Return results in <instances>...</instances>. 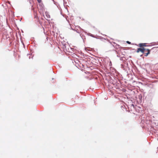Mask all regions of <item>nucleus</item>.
Masks as SVG:
<instances>
[{
  "mask_svg": "<svg viewBox=\"0 0 158 158\" xmlns=\"http://www.w3.org/2000/svg\"><path fill=\"white\" fill-rule=\"evenodd\" d=\"M140 52H142L143 53L147 52V53H145V56H148V55L150 53V50L149 49H145L143 47H142L141 48H138L137 49V50L136 51V52L137 53H138Z\"/></svg>",
  "mask_w": 158,
  "mask_h": 158,
  "instance_id": "1",
  "label": "nucleus"
},
{
  "mask_svg": "<svg viewBox=\"0 0 158 158\" xmlns=\"http://www.w3.org/2000/svg\"><path fill=\"white\" fill-rule=\"evenodd\" d=\"M139 46L141 47V48L143 47V46H146V45L145 44H139Z\"/></svg>",
  "mask_w": 158,
  "mask_h": 158,
  "instance_id": "2",
  "label": "nucleus"
},
{
  "mask_svg": "<svg viewBox=\"0 0 158 158\" xmlns=\"http://www.w3.org/2000/svg\"><path fill=\"white\" fill-rule=\"evenodd\" d=\"M37 0L39 3H40L41 1V0Z\"/></svg>",
  "mask_w": 158,
  "mask_h": 158,
  "instance_id": "3",
  "label": "nucleus"
},
{
  "mask_svg": "<svg viewBox=\"0 0 158 158\" xmlns=\"http://www.w3.org/2000/svg\"><path fill=\"white\" fill-rule=\"evenodd\" d=\"M127 42L128 44H131V42L128 41H127Z\"/></svg>",
  "mask_w": 158,
  "mask_h": 158,
  "instance_id": "4",
  "label": "nucleus"
},
{
  "mask_svg": "<svg viewBox=\"0 0 158 158\" xmlns=\"http://www.w3.org/2000/svg\"><path fill=\"white\" fill-rule=\"evenodd\" d=\"M110 64H109V65L110 66H111V65L112 64H111V62L110 61Z\"/></svg>",
  "mask_w": 158,
  "mask_h": 158,
  "instance_id": "5",
  "label": "nucleus"
},
{
  "mask_svg": "<svg viewBox=\"0 0 158 158\" xmlns=\"http://www.w3.org/2000/svg\"><path fill=\"white\" fill-rule=\"evenodd\" d=\"M144 54L145 53H147V52H145L144 53Z\"/></svg>",
  "mask_w": 158,
  "mask_h": 158,
  "instance_id": "6",
  "label": "nucleus"
},
{
  "mask_svg": "<svg viewBox=\"0 0 158 158\" xmlns=\"http://www.w3.org/2000/svg\"><path fill=\"white\" fill-rule=\"evenodd\" d=\"M91 36H92V37H93V35H91Z\"/></svg>",
  "mask_w": 158,
  "mask_h": 158,
  "instance_id": "7",
  "label": "nucleus"
}]
</instances>
